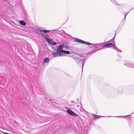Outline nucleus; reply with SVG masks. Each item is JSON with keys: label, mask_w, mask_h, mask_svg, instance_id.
Returning <instances> with one entry per match:
<instances>
[{"label": "nucleus", "mask_w": 134, "mask_h": 134, "mask_svg": "<svg viewBox=\"0 0 134 134\" xmlns=\"http://www.w3.org/2000/svg\"><path fill=\"white\" fill-rule=\"evenodd\" d=\"M92 115H93L94 119H97L99 118V117H104V116H99L98 115H96L94 114H92Z\"/></svg>", "instance_id": "ddd939ff"}, {"label": "nucleus", "mask_w": 134, "mask_h": 134, "mask_svg": "<svg viewBox=\"0 0 134 134\" xmlns=\"http://www.w3.org/2000/svg\"><path fill=\"white\" fill-rule=\"evenodd\" d=\"M77 107H79V105H77Z\"/></svg>", "instance_id": "a878e982"}, {"label": "nucleus", "mask_w": 134, "mask_h": 134, "mask_svg": "<svg viewBox=\"0 0 134 134\" xmlns=\"http://www.w3.org/2000/svg\"><path fill=\"white\" fill-rule=\"evenodd\" d=\"M124 65L129 67L134 68V64H131L130 62H128L126 64H124Z\"/></svg>", "instance_id": "0eeeda50"}, {"label": "nucleus", "mask_w": 134, "mask_h": 134, "mask_svg": "<svg viewBox=\"0 0 134 134\" xmlns=\"http://www.w3.org/2000/svg\"><path fill=\"white\" fill-rule=\"evenodd\" d=\"M67 56V55L65 54L64 53H63V51L62 50H59V57H65Z\"/></svg>", "instance_id": "1a4fd4ad"}, {"label": "nucleus", "mask_w": 134, "mask_h": 134, "mask_svg": "<svg viewBox=\"0 0 134 134\" xmlns=\"http://www.w3.org/2000/svg\"><path fill=\"white\" fill-rule=\"evenodd\" d=\"M4 1H7L8 0H3Z\"/></svg>", "instance_id": "393cba45"}, {"label": "nucleus", "mask_w": 134, "mask_h": 134, "mask_svg": "<svg viewBox=\"0 0 134 134\" xmlns=\"http://www.w3.org/2000/svg\"><path fill=\"white\" fill-rule=\"evenodd\" d=\"M74 116H76L77 118L78 119H79V118H80V116L79 115H77V114H76V113Z\"/></svg>", "instance_id": "6ab92c4d"}, {"label": "nucleus", "mask_w": 134, "mask_h": 134, "mask_svg": "<svg viewBox=\"0 0 134 134\" xmlns=\"http://www.w3.org/2000/svg\"><path fill=\"white\" fill-rule=\"evenodd\" d=\"M39 31H41L43 32L46 33H48L49 32H50V31H51V30H39Z\"/></svg>", "instance_id": "f3484780"}, {"label": "nucleus", "mask_w": 134, "mask_h": 134, "mask_svg": "<svg viewBox=\"0 0 134 134\" xmlns=\"http://www.w3.org/2000/svg\"><path fill=\"white\" fill-rule=\"evenodd\" d=\"M79 99H78V98H77V101L78 100H79Z\"/></svg>", "instance_id": "cd10ccee"}, {"label": "nucleus", "mask_w": 134, "mask_h": 134, "mask_svg": "<svg viewBox=\"0 0 134 134\" xmlns=\"http://www.w3.org/2000/svg\"><path fill=\"white\" fill-rule=\"evenodd\" d=\"M111 1L114 4L116 5H118V3L115 0H111Z\"/></svg>", "instance_id": "a211bd4d"}, {"label": "nucleus", "mask_w": 134, "mask_h": 134, "mask_svg": "<svg viewBox=\"0 0 134 134\" xmlns=\"http://www.w3.org/2000/svg\"><path fill=\"white\" fill-rule=\"evenodd\" d=\"M66 112L67 114L69 115L74 116L75 113L73 112L70 108H68Z\"/></svg>", "instance_id": "423d86ee"}, {"label": "nucleus", "mask_w": 134, "mask_h": 134, "mask_svg": "<svg viewBox=\"0 0 134 134\" xmlns=\"http://www.w3.org/2000/svg\"><path fill=\"white\" fill-rule=\"evenodd\" d=\"M74 42H76L77 43H79L81 44H85L88 46H90L91 45H93L94 46H90V47H91V48H93V47H95L96 48H97V47H96L97 46V44H94L93 43H91L90 42L85 41H83L81 40L80 39L77 38H75V39L74 40Z\"/></svg>", "instance_id": "f03ea898"}, {"label": "nucleus", "mask_w": 134, "mask_h": 134, "mask_svg": "<svg viewBox=\"0 0 134 134\" xmlns=\"http://www.w3.org/2000/svg\"><path fill=\"white\" fill-rule=\"evenodd\" d=\"M101 46H100V47H101Z\"/></svg>", "instance_id": "c756f323"}, {"label": "nucleus", "mask_w": 134, "mask_h": 134, "mask_svg": "<svg viewBox=\"0 0 134 134\" xmlns=\"http://www.w3.org/2000/svg\"><path fill=\"white\" fill-rule=\"evenodd\" d=\"M115 35H116V34H115V35H114V37H113V38L111 40H112V41H113H113H114V38H115Z\"/></svg>", "instance_id": "412c9836"}, {"label": "nucleus", "mask_w": 134, "mask_h": 134, "mask_svg": "<svg viewBox=\"0 0 134 134\" xmlns=\"http://www.w3.org/2000/svg\"><path fill=\"white\" fill-rule=\"evenodd\" d=\"M126 15H127L126 14H125V15L124 19H123V20H122L121 21V24H122L123 25H124L125 22V19H126Z\"/></svg>", "instance_id": "2eb2a0df"}, {"label": "nucleus", "mask_w": 134, "mask_h": 134, "mask_svg": "<svg viewBox=\"0 0 134 134\" xmlns=\"http://www.w3.org/2000/svg\"><path fill=\"white\" fill-rule=\"evenodd\" d=\"M50 59L48 58H45L43 60V62L44 63H48L50 62Z\"/></svg>", "instance_id": "9b49d317"}, {"label": "nucleus", "mask_w": 134, "mask_h": 134, "mask_svg": "<svg viewBox=\"0 0 134 134\" xmlns=\"http://www.w3.org/2000/svg\"><path fill=\"white\" fill-rule=\"evenodd\" d=\"M19 23L25 26L26 25L25 23L23 20H20L19 21Z\"/></svg>", "instance_id": "dca6fc26"}, {"label": "nucleus", "mask_w": 134, "mask_h": 134, "mask_svg": "<svg viewBox=\"0 0 134 134\" xmlns=\"http://www.w3.org/2000/svg\"><path fill=\"white\" fill-rule=\"evenodd\" d=\"M43 37L48 43L53 45H54L56 44V43L53 41V40L50 39L49 36L45 34L44 35Z\"/></svg>", "instance_id": "39448f33"}, {"label": "nucleus", "mask_w": 134, "mask_h": 134, "mask_svg": "<svg viewBox=\"0 0 134 134\" xmlns=\"http://www.w3.org/2000/svg\"><path fill=\"white\" fill-rule=\"evenodd\" d=\"M71 102L72 103H74L75 102V101H71Z\"/></svg>", "instance_id": "4be33fe9"}, {"label": "nucleus", "mask_w": 134, "mask_h": 134, "mask_svg": "<svg viewBox=\"0 0 134 134\" xmlns=\"http://www.w3.org/2000/svg\"><path fill=\"white\" fill-rule=\"evenodd\" d=\"M59 35H60L64 37V35L66 34L63 30H62L61 31H59Z\"/></svg>", "instance_id": "9d476101"}, {"label": "nucleus", "mask_w": 134, "mask_h": 134, "mask_svg": "<svg viewBox=\"0 0 134 134\" xmlns=\"http://www.w3.org/2000/svg\"><path fill=\"white\" fill-rule=\"evenodd\" d=\"M59 51V46H58L57 48V52H54L52 53V55L53 56V57H55L57 56H58V53Z\"/></svg>", "instance_id": "6e6552de"}, {"label": "nucleus", "mask_w": 134, "mask_h": 134, "mask_svg": "<svg viewBox=\"0 0 134 134\" xmlns=\"http://www.w3.org/2000/svg\"><path fill=\"white\" fill-rule=\"evenodd\" d=\"M64 48H65V49L67 50H68L69 49V47L67 46L65 44L64 47Z\"/></svg>", "instance_id": "aec40b11"}, {"label": "nucleus", "mask_w": 134, "mask_h": 134, "mask_svg": "<svg viewBox=\"0 0 134 134\" xmlns=\"http://www.w3.org/2000/svg\"><path fill=\"white\" fill-rule=\"evenodd\" d=\"M70 130V127L68 125L60 127V128H59V134L67 133Z\"/></svg>", "instance_id": "7ed1b4c3"}, {"label": "nucleus", "mask_w": 134, "mask_h": 134, "mask_svg": "<svg viewBox=\"0 0 134 134\" xmlns=\"http://www.w3.org/2000/svg\"><path fill=\"white\" fill-rule=\"evenodd\" d=\"M119 91V92H121L122 91V89H121V90H120V91Z\"/></svg>", "instance_id": "5701e85b"}, {"label": "nucleus", "mask_w": 134, "mask_h": 134, "mask_svg": "<svg viewBox=\"0 0 134 134\" xmlns=\"http://www.w3.org/2000/svg\"><path fill=\"white\" fill-rule=\"evenodd\" d=\"M62 50L63 51V53H64L66 55V54H70V52L69 51H66L64 50Z\"/></svg>", "instance_id": "4468645a"}, {"label": "nucleus", "mask_w": 134, "mask_h": 134, "mask_svg": "<svg viewBox=\"0 0 134 134\" xmlns=\"http://www.w3.org/2000/svg\"><path fill=\"white\" fill-rule=\"evenodd\" d=\"M78 55L80 57L83 58L82 59H81L80 58H79V57L77 55H76L72 57V58L73 59H75V60L76 61V63L77 64H81V65L82 66V70H83V66L84 64V62L85 61L86 59L85 58L84 55L83 54H80Z\"/></svg>", "instance_id": "f257e3e1"}, {"label": "nucleus", "mask_w": 134, "mask_h": 134, "mask_svg": "<svg viewBox=\"0 0 134 134\" xmlns=\"http://www.w3.org/2000/svg\"><path fill=\"white\" fill-rule=\"evenodd\" d=\"M65 44L64 43H63L61 45H59V50H63V48L64 47Z\"/></svg>", "instance_id": "f8f14e48"}, {"label": "nucleus", "mask_w": 134, "mask_h": 134, "mask_svg": "<svg viewBox=\"0 0 134 134\" xmlns=\"http://www.w3.org/2000/svg\"><path fill=\"white\" fill-rule=\"evenodd\" d=\"M81 105H82V104H81Z\"/></svg>", "instance_id": "c85d7f7f"}, {"label": "nucleus", "mask_w": 134, "mask_h": 134, "mask_svg": "<svg viewBox=\"0 0 134 134\" xmlns=\"http://www.w3.org/2000/svg\"><path fill=\"white\" fill-rule=\"evenodd\" d=\"M113 47V48L115 50L117 51L118 52H121L122 51L120 50V49H119L115 45H114L113 43H109L105 45H103L102 47H100L99 48H98L97 49V50H99L100 49L102 48L103 47H104L105 48H109V47Z\"/></svg>", "instance_id": "20e7f679"}, {"label": "nucleus", "mask_w": 134, "mask_h": 134, "mask_svg": "<svg viewBox=\"0 0 134 134\" xmlns=\"http://www.w3.org/2000/svg\"><path fill=\"white\" fill-rule=\"evenodd\" d=\"M128 115H126V116H124V117H126V116H128Z\"/></svg>", "instance_id": "bb28decb"}, {"label": "nucleus", "mask_w": 134, "mask_h": 134, "mask_svg": "<svg viewBox=\"0 0 134 134\" xmlns=\"http://www.w3.org/2000/svg\"><path fill=\"white\" fill-rule=\"evenodd\" d=\"M130 11L129 12H127V13H126V15H127L128 14V13H129L130 12Z\"/></svg>", "instance_id": "b1692460"}]
</instances>
